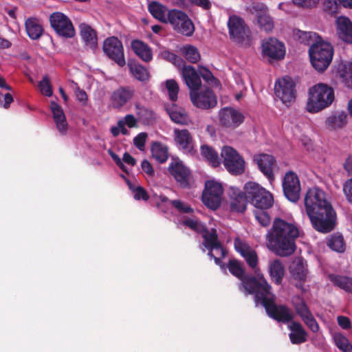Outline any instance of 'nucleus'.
Instances as JSON below:
<instances>
[{
  "label": "nucleus",
  "mask_w": 352,
  "mask_h": 352,
  "mask_svg": "<svg viewBox=\"0 0 352 352\" xmlns=\"http://www.w3.org/2000/svg\"><path fill=\"white\" fill-rule=\"evenodd\" d=\"M299 236L298 228L288 221H274L267 234L271 250L280 256L292 255L296 250L295 240Z\"/></svg>",
  "instance_id": "1"
},
{
  "label": "nucleus",
  "mask_w": 352,
  "mask_h": 352,
  "mask_svg": "<svg viewBox=\"0 0 352 352\" xmlns=\"http://www.w3.org/2000/svg\"><path fill=\"white\" fill-rule=\"evenodd\" d=\"M304 201L310 220H336V212L323 190L318 188L309 189Z\"/></svg>",
  "instance_id": "2"
},
{
  "label": "nucleus",
  "mask_w": 352,
  "mask_h": 352,
  "mask_svg": "<svg viewBox=\"0 0 352 352\" xmlns=\"http://www.w3.org/2000/svg\"><path fill=\"white\" fill-rule=\"evenodd\" d=\"M254 295L256 304H261L265 308L267 314L271 318L283 324L294 321V314L292 310L285 305H276L275 295L272 292V286L263 287Z\"/></svg>",
  "instance_id": "3"
},
{
  "label": "nucleus",
  "mask_w": 352,
  "mask_h": 352,
  "mask_svg": "<svg viewBox=\"0 0 352 352\" xmlns=\"http://www.w3.org/2000/svg\"><path fill=\"white\" fill-rule=\"evenodd\" d=\"M244 195L255 207L254 214L256 220H268L270 217L265 210L273 204L272 195L258 184L249 182L244 186Z\"/></svg>",
  "instance_id": "4"
},
{
  "label": "nucleus",
  "mask_w": 352,
  "mask_h": 352,
  "mask_svg": "<svg viewBox=\"0 0 352 352\" xmlns=\"http://www.w3.org/2000/svg\"><path fill=\"white\" fill-rule=\"evenodd\" d=\"M227 267L229 272L236 278L241 280L239 284L240 291L247 294H256L262 287H269V283L263 274H258L257 276L248 274L245 272L243 265L236 259H230Z\"/></svg>",
  "instance_id": "5"
},
{
  "label": "nucleus",
  "mask_w": 352,
  "mask_h": 352,
  "mask_svg": "<svg viewBox=\"0 0 352 352\" xmlns=\"http://www.w3.org/2000/svg\"><path fill=\"white\" fill-rule=\"evenodd\" d=\"M309 94L307 109L311 113L318 112L325 109L334 100L333 88L324 83H318L310 88Z\"/></svg>",
  "instance_id": "6"
},
{
  "label": "nucleus",
  "mask_w": 352,
  "mask_h": 352,
  "mask_svg": "<svg viewBox=\"0 0 352 352\" xmlns=\"http://www.w3.org/2000/svg\"><path fill=\"white\" fill-rule=\"evenodd\" d=\"M309 54L313 67L318 72H323L332 60L333 48L328 42L321 40L309 47Z\"/></svg>",
  "instance_id": "7"
},
{
  "label": "nucleus",
  "mask_w": 352,
  "mask_h": 352,
  "mask_svg": "<svg viewBox=\"0 0 352 352\" xmlns=\"http://www.w3.org/2000/svg\"><path fill=\"white\" fill-rule=\"evenodd\" d=\"M166 23H170L175 32L186 36H191L195 32V25L192 20L180 10H168Z\"/></svg>",
  "instance_id": "8"
},
{
  "label": "nucleus",
  "mask_w": 352,
  "mask_h": 352,
  "mask_svg": "<svg viewBox=\"0 0 352 352\" xmlns=\"http://www.w3.org/2000/svg\"><path fill=\"white\" fill-rule=\"evenodd\" d=\"M228 25L230 38L235 43L248 46L252 42V33L245 21L237 16H231Z\"/></svg>",
  "instance_id": "9"
},
{
  "label": "nucleus",
  "mask_w": 352,
  "mask_h": 352,
  "mask_svg": "<svg viewBox=\"0 0 352 352\" xmlns=\"http://www.w3.org/2000/svg\"><path fill=\"white\" fill-rule=\"evenodd\" d=\"M221 156L226 170L232 175H241L245 171V162L243 157L234 148L224 146Z\"/></svg>",
  "instance_id": "10"
},
{
  "label": "nucleus",
  "mask_w": 352,
  "mask_h": 352,
  "mask_svg": "<svg viewBox=\"0 0 352 352\" xmlns=\"http://www.w3.org/2000/svg\"><path fill=\"white\" fill-rule=\"evenodd\" d=\"M189 94L192 103L197 108L209 109L215 107L217 104L216 95L208 87H200L197 89L190 91Z\"/></svg>",
  "instance_id": "11"
},
{
  "label": "nucleus",
  "mask_w": 352,
  "mask_h": 352,
  "mask_svg": "<svg viewBox=\"0 0 352 352\" xmlns=\"http://www.w3.org/2000/svg\"><path fill=\"white\" fill-rule=\"evenodd\" d=\"M296 84L292 78L285 76L278 79L274 87L275 94L283 104L290 105L295 101L296 91Z\"/></svg>",
  "instance_id": "12"
},
{
  "label": "nucleus",
  "mask_w": 352,
  "mask_h": 352,
  "mask_svg": "<svg viewBox=\"0 0 352 352\" xmlns=\"http://www.w3.org/2000/svg\"><path fill=\"white\" fill-rule=\"evenodd\" d=\"M222 195L223 187L220 183L215 181H207L202 194V201L208 208L214 210L221 204Z\"/></svg>",
  "instance_id": "13"
},
{
  "label": "nucleus",
  "mask_w": 352,
  "mask_h": 352,
  "mask_svg": "<svg viewBox=\"0 0 352 352\" xmlns=\"http://www.w3.org/2000/svg\"><path fill=\"white\" fill-rule=\"evenodd\" d=\"M51 26L60 36L72 38L75 35V30L71 20L61 12H54L50 16Z\"/></svg>",
  "instance_id": "14"
},
{
  "label": "nucleus",
  "mask_w": 352,
  "mask_h": 352,
  "mask_svg": "<svg viewBox=\"0 0 352 352\" xmlns=\"http://www.w3.org/2000/svg\"><path fill=\"white\" fill-rule=\"evenodd\" d=\"M104 52L120 66L126 64L123 46L118 38L112 36L107 38L103 43Z\"/></svg>",
  "instance_id": "15"
},
{
  "label": "nucleus",
  "mask_w": 352,
  "mask_h": 352,
  "mask_svg": "<svg viewBox=\"0 0 352 352\" xmlns=\"http://www.w3.org/2000/svg\"><path fill=\"white\" fill-rule=\"evenodd\" d=\"M219 121L222 127L234 129L244 121L243 115L232 107H225L219 111Z\"/></svg>",
  "instance_id": "16"
},
{
  "label": "nucleus",
  "mask_w": 352,
  "mask_h": 352,
  "mask_svg": "<svg viewBox=\"0 0 352 352\" xmlns=\"http://www.w3.org/2000/svg\"><path fill=\"white\" fill-rule=\"evenodd\" d=\"M284 195L291 201L295 202L299 199L300 184L298 175L293 171L285 173L283 179Z\"/></svg>",
  "instance_id": "17"
},
{
  "label": "nucleus",
  "mask_w": 352,
  "mask_h": 352,
  "mask_svg": "<svg viewBox=\"0 0 352 352\" xmlns=\"http://www.w3.org/2000/svg\"><path fill=\"white\" fill-rule=\"evenodd\" d=\"M262 52L269 58L280 60L285 56V49L283 43L276 38H270L263 41Z\"/></svg>",
  "instance_id": "18"
},
{
  "label": "nucleus",
  "mask_w": 352,
  "mask_h": 352,
  "mask_svg": "<svg viewBox=\"0 0 352 352\" xmlns=\"http://www.w3.org/2000/svg\"><path fill=\"white\" fill-rule=\"evenodd\" d=\"M234 248L236 252L240 253L245 259L248 266L256 272L258 263L256 252L247 243L242 242L238 239L234 241Z\"/></svg>",
  "instance_id": "19"
},
{
  "label": "nucleus",
  "mask_w": 352,
  "mask_h": 352,
  "mask_svg": "<svg viewBox=\"0 0 352 352\" xmlns=\"http://www.w3.org/2000/svg\"><path fill=\"white\" fill-rule=\"evenodd\" d=\"M168 170L182 187L186 188L189 185L190 173L181 162H171L168 166Z\"/></svg>",
  "instance_id": "20"
},
{
  "label": "nucleus",
  "mask_w": 352,
  "mask_h": 352,
  "mask_svg": "<svg viewBox=\"0 0 352 352\" xmlns=\"http://www.w3.org/2000/svg\"><path fill=\"white\" fill-rule=\"evenodd\" d=\"M254 161L257 164L260 170L270 179L273 180L274 168L276 166L275 158L268 154H258L254 156Z\"/></svg>",
  "instance_id": "21"
},
{
  "label": "nucleus",
  "mask_w": 352,
  "mask_h": 352,
  "mask_svg": "<svg viewBox=\"0 0 352 352\" xmlns=\"http://www.w3.org/2000/svg\"><path fill=\"white\" fill-rule=\"evenodd\" d=\"M254 8L256 22L260 30L265 32H272L274 28V23L267 8L263 5L257 6Z\"/></svg>",
  "instance_id": "22"
},
{
  "label": "nucleus",
  "mask_w": 352,
  "mask_h": 352,
  "mask_svg": "<svg viewBox=\"0 0 352 352\" xmlns=\"http://www.w3.org/2000/svg\"><path fill=\"white\" fill-rule=\"evenodd\" d=\"M202 230H204L202 232V236L204 239V246L210 250H219L221 256L224 257L226 254V252L218 240V235L216 229L212 228L211 231L209 232L208 228H206L202 229Z\"/></svg>",
  "instance_id": "23"
},
{
  "label": "nucleus",
  "mask_w": 352,
  "mask_h": 352,
  "mask_svg": "<svg viewBox=\"0 0 352 352\" xmlns=\"http://www.w3.org/2000/svg\"><path fill=\"white\" fill-rule=\"evenodd\" d=\"M181 72L182 78L189 88L190 91L197 89V88L201 87V80L195 67L191 65H184L182 68Z\"/></svg>",
  "instance_id": "24"
},
{
  "label": "nucleus",
  "mask_w": 352,
  "mask_h": 352,
  "mask_svg": "<svg viewBox=\"0 0 352 352\" xmlns=\"http://www.w3.org/2000/svg\"><path fill=\"white\" fill-rule=\"evenodd\" d=\"M324 123L329 131L342 129L348 123L347 114L344 111L334 112L326 118Z\"/></svg>",
  "instance_id": "25"
},
{
  "label": "nucleus",
  "mask_w": 352,
  "mask_h": 352,
  "mask_svg": "<svg viewBox=\"0 0 352 352\" xmlns=\"http://www.w3.org/2000/svg\"><path fill=\"white\" fill-rule=\"evenodd\" d=\"M134 94V90L130 87H120L113 91L111 99L112 105L115 108H120L124 106L130 100Z\"/></svg>",
  "instance_id": "26"
},
{
  "label": "nucleus",
  "mask_w": 352,
  "mask_h": 352,
  "mask_svg": "<svg viewBox=\"0 0 352 352\" xmlns=\"http://www.w3.org/2000/svg\"><path fill=\"white\" fill-rule=\"evenodd\" d=\"M288 328L291 331L289 340L293 344H301L307 340V332L300 322L292 321Z\"/></svg>",
  "instance_id": "27"
},
{
  "label": "nucleus",
  "mask_w": 352,
  "mask_h": 352,
  "mask_svg": "<svg viewBox=\"0 0 352 352\" xmlns=\"http://www.w3.org/2000/svg\"><path fill=\"white\" fill-rule=\"evenodd\" d=\"M80 32L85 45L94 51L98 47V38L95 30L85 23L80 25Z\"/></svg>",
  "instance_id": "28"
},
{
  "label": "nucleus",
  "mask_w": 352,
  "mask_h": 352,
  "mask_svg": "<svg viewBox=\"0 0 352 352\" xmlns=\"http://www.w3.org/2000/svg\"><path fill=\"white\" fill-rule=\"evenodd\" d=\"M339 37L344 41L352 43V23L345 16L338 17L337 21Z\"/></svg>",
  "instance_id": "29"
},
{
  "label": "nucleus",
  "mask_w": 352,
  "mask_h": 352,
  "mask_svg": "<svg viewBox=\"0 0 352 352\" xmlns=\"http://www.w3.org/2000/svg\"><path fill=\"white\" fill-rule=\"evenodd\" d=\"M50 109L57 129L60 133H64L67 129V122L63 109L55 102H51Z\"/></svg>",
  "instance_id": "30"
},
{
  "label": "nucleus",
  "mask_w": 352,
  "mask_h": 352,
  "mask_svg": "<svg viewBox=\"0 0 352 352\" xmlns=\"http://www.w3.org/2000/svg\"><path fill=\"white\" fill-rule=\"evenodd\" d=\"M131 47L134 53L143 61L150 62L153 58L151 47L140 40H133L131 43Z\"/></svg>",
  "instance_id": "31"
},
{
  "label": "nucleus",
  "mask_w": 352,
  "mask_h": 352,
  "mask_svg": "<svg viewBox=\"0 0 352 352\" xmlns=\"http://www.w3.org/2000/svg\"><path fill=\"white\" fill-rule=\"evenodd\" d=\"M328 279L332 284L344 290L346 293L352 294V278L336 274H329Z\"/></svg>",
  "instance_id": "32"
},
{
  "label": "nucleus",
  "mask_w": 352,
  "mask_h": 352,
  "mask_svg": "<svg viewBox=\"0 0 352 352\" xmlns=\"http://www.w3.org/2000/svg\"><path fill=\"white\" fill-rule=\"evenodd\" d=\"M175 141L182 149L189 151L192 148V138L187 129H175Z\"/></svg>",
  "instance_id": "33"
},
{
  "label": "nucleus",
  "mask_w": 352,
  "mask_h": 352,
  "mask_svg": "<svg viewBox=\"0 0 352 352\" xmlns=\"http://www.w3.org/2000/svg\"><path fill=\"white\" fill-rule=\"evenodd\" d=\"M269 273L274 284L277 285H281L285 274V269L280 260L276 259L270 264Z\"/></svg>",
  "instance_id": "34"
},
{
  "label": "nucleus",
  "mask_w": 352,
  "mask_h": 352,
  "mask_svg": "<svg viewBox=\"0 0 352 352\" xmlns=\"http://www.w3.org/2000/svg\"><path fill=\"white\" fill-rule=\"evenodd\" d=\"M25 25L28 35L32 39H38L43 34V27L37 19L33 17L28 19Z\"/></svg>",
  "instance_id": "35"
},
{
  "label": "nucleus",
  "mask_w": 352,
  "mask_h": 352,
  "mask_svg": "<svg viewBox=\"0 0 352 352\" xmlns=\"http://www.w3.org/2000/svg\"><path fill=\"white\" fill-rule=\"evenodd\" d=\"M148 10L151 14L156 19L162 23H166L167 8L165 6L162 5L158 1H151L148 5Z\"/></svg>",
  "instance_id": "36"
},
{
  "label": "nucleus",
  "mask_w": 352,
  "mask_h": 352,
  "mask_svg": "<svg viewBox=\"0 0 352 352\" xmlns=\"http://www.w3.org/2000/svg\"><path fill=\"white\" fill-rule=\"evenodd\" d=\"M128 67L132 76L139 81L146 82L150 78L147 69L135 62H129Z\"/></svg>",
  "instance_id": "37"
},
{
  "label": "nucleus",
  "mask_w": 352,
  "mask_h": 352,
  "mask_svg": "<svg viewBox=\"0 0 352 352\" xmlns=\"http://www.w3.org/2000/svg\"><path fill=\"white\" fill-rule=\"evenodd\" d=\"M306 261L300 258L294 262L291 272L296 280L305 281L307 275V267Z\"/></svg>",
  "instance_id": "38"
},
{
  "label": "nucleus",
  "mask_w": 352,
  "mask_h": 352,
  "mask_svg": "<svg viewBox=\"0 0 352 352\" xmlns=\"http://www.w3.org/2000/svg\"><path fill=\"white\" fill-rule=\"evenodd\" d=\"M151 150L153 157L159 163L162 164L167 161L169 153L166 145L156 142L152 144Z\"/></svg>",
  "instance_id": "39"
},
{
  "label": "nucleus",
  "mask_w": 352,
  "mask_h": 352,
  "mask_svg": "<svg viewBox=\"0 0 352 352\" xmlns=\"http://www.w3.org/2000/svg\"><path fill=\"white\" fill-rule=\"evenodd\" d=\"M327 245L331 250L338 253H343L346 250V243L342 234L335 233L327 240Z\"/></svg>",
  "instance_id": "40"
},
{
  "label": "nucleus",
  "mask_w": 352,
  "mask_h": 352,
  "mask_svg": "<svg viewBox=\"0 0 352 352\" xmlns=\"http://www.w3.org/2000/svg\"><path fill=\"white\" fill-rule=\"evenodd\" d=\"M295 36L300 43L310 45V47L317 41L322 40L316 33L311 32L298 30L296 32Z\"/></svg>",
  "instance_id": "41"
},
{
  "label": "nucleus",
  "mask_w": 352,
  "mask_h": 352,
  "mask_svg": "<svg viewBox=\"0 0 352 352\" xmlns=\"http://www.w3.org/2000/svg\"><path fill=\"white\" fill-rule=\"evenodd\" d=\"M201 153L204 157L213 166L217 167L220 164L218 153L210 146L204 145L201 147Z\"/></svg>",
  "instance_id": "42"
},
{
  "label": "nucleus",
  "mask_w": 352,
  "mask_h": 352,
  "mask_svg": "<svg viewBox=\"0 0 352 352\" xmlns=\"http://www.w3.org/2000/svg\"><path fill=\"white\" fill-rule=\"evenodd\" d=\"M333 340L336 346L343 352H352V345L348 338L341 333H336L333 335Z\"/></svg>",
  "instance_id": "43"
},
{
  "label": "nucleus",
  "mask_w": 352,
  "mask_h": 352,
  "mask_svg": "<svg viewBox=\"0 0 352 352\" xmlns=\"http://www.w3.org/2000/svg\"><path fill=\"white\" fill-rule=\"evenodd\" d=\"M293 305L296 314L300 317L301 319H303L309 315L311 314L310 309L302 298L298 297L296 300L293 302Z\"/></svg>",
  "instance_id": "44"
},
{
  "label": "nucleus",
  "mask_w": 352,
  "mask_h": 352,
  "mask_svg": "<svg viewBox=\"0 0 352 352\" xmlns=\"http://www.w3.org/2000/svg\"><path fill=\"white\" fill-rule=\"evenodd\" d=\"M337 221H311L312 227L318 232L326 234L331 232Z\"/></svg>",
  "instance_id": "45"
},
{
  "label": "nucleus",
  "mask_w": 352,
  "mask_h": 352,
  "mask_svg": "<svg viewBox=\"0 0 352 352\" xmlns=\"http://www.w3.org/2000/svg\"><path fill=\"white\" fill-rule=\"evenodd\" d=\"M182 51L185 58L192 63H195L200 59V54L195 47L191 45L184 46Z\"/></svg>",
  "instance_id": "46"
},
{
  "label": "nucleus",
  "mask_w": 352,
  "mask_h": 352,
  "mask_svg": "<svg viewBox=\"0 0 352 352\" xmlns=\"http://www.w3.org/2000/svg\"><path fill=\"white\" fill-rule=\"evenodd\" d=\"M166 87L168 90L170 100L172 101H176L179 90L178 83L173 79L167 80L166 81Z\"/></svg>",
  "instance_id": "47"
},
{
  "label": "nucleus",
  "mask_w": 352,
  "mask_h": 352,
  "mask_svg": "<svg viewBox=\"0 0 352 352\" xmlns=\"http://www.w3.org/2000/svg\"><path fill=\"white\" fill-rule=\"evenodd\" d=\"M199 75L201 76L203 79L210 85L218 86L219 82L217 80L210 71L204 67H200L199 69Z\"/></svg>",
  "instance_id": "48"
},
{
  "label": "nucleus",
  "mask_w": 352,
  "mask_h": 352,
  "mask_svg": "<svg viewBox=\"0 0 352 352\" xmlns=\"http://www.w3.org/2000/svg\"><path fill=\"white\" fill-rule=\"evenodd\" d=\"M170 119L175 123L184 124H187L188 117L186 113L183 110L169 111Z\"/></svg>",
  "instance_id": "49"
},
{
  "label": "nucleus",
  "mask_w": 352,
  "mask_h": 352,
  "mask_svg": "<svg viewBox=\"0 0 352 352\" xmlns=\"http://www.w3.org/2000/svg\"><path fill=\"white\" fill-rule=\"evenodd\" d=\"M136 107L138 109L137 113L139 116V118L144 122L148 124L154 120L155 116L152 111L144 107H140L138 106Z\"/></svg>",
  "instance_id": "50"
},
{
  "label": "nucleus",
  "mask_w": 352,
  "mask_h": 352,
  "mask_svg": "<svg viewBox=\"0 0 352 352\" xmlns=\"http://www.w3.org/2000/svg\"><path fill=\"white\" fill-rule=\"evenodd\" d=\"M170 204L180 213L188 214L193 212L189 205L179 199L171 200Z\"/></svg>",
  "instance_id": "51"
},
{
  "label": "nucleus",
  "mask_w": 352,
  "mask_h": 352,
  "mask_svg": "<svg viewBox=\"0 0 352 352\" xmlns=\"http://www.w3.org/2000/svg\"><path fill=\"white\" fill-rule=\"evenodd\" d=\"M338 3L337 0H324L323 9L325 12L330 15L336 14L338 11Z\"/></svg>",
  "instance_id": "52"
},
{
  "label": "nucleus",
  "mask_w": 352,
  "mask_h": 352,
  "mask_svg": "<svg viewBox=\"0 0 352 352\" xmlns=\"http://www.w3.org/2000/svg\"><path fill=\"white\" fill-rule=\"evenodd\" d=\"M38 87L42 94L46 96L52 95V89L47 76H45L43 80L39 82Z\"/></svg>",
  "instance_id": "53"
},
{
  "label": "nucleus",
  "mask_w": 352,
  "mask_h": 352,
  "mask_svg": "<svg viewBox=\"0 0 352 352\" xmlns=\"http://www.w3.org/2000/svg\"><path fill=\"white\" fill-rule=\"evenodd\" d=\"M302 320L312 332L317 333L319 331V324L312 314L302 319Z\"/></svg>",
  "instance_id": "54"
},
{
  "label": "nucleus",
  "mask_w": 352,
  "mask_h": 352,
  "mask_svg": "<svg viewBox=\"0 0 352 352\" xmlns=\"http://www.w3.org/2000/svg\"><path fill=\"white\" fill-rule=\"evenodd\" d=\"M230 209L232 212H243L246 209V201L243 199H234L230 204Z\"/></svg>",
  "instance_id": "55"
},
{
  "label": "nucleus",
  "mask_w": 352,
  "mask_h": 352,
  "mask_svg": "<svg viewBox=\"0 0 352 352\" xmlns=\"http://www.w3.org/2000/svg\"><path fill=\"white\" fill-rule=\"evenodd\" d=\"M133 197L136 200L147 201L149 199L146 190L141 186H137L133 189Z\"/></svg>",
  "instance_id": "56"
},
{
  "label": "nucleus",
  "mask_w": 352,
  "mask_h": 352,
  "mask_svg": "<svg viewBox=\"0 0 352 352\" xmlns=\"http://www.w3.org/2000/svg\"><path fill=\"white\" fill-rule=\"evenodd\" d=\"M147 138L146 133H140L133 140L135 146L140 151H143L145 146V142Z\"/></svg>",
  "instance_id": "57"
},
{
  "label": "nucleus",
  "mask_w": 352,
  "mask_h": 352,
  "mask_svg": "<svg viewBox=\"0 0 352 352\" xmlns=\"http://www.w3.org/2000/svg\"><path fill=\"white\" fill-rule=\"evenodd\" d=\"M293 3L302 8H313L315 7L318 3L320 0H292Z\"/></svg>",
  "instance_id": "58"
},
{
  "label": "nucleus",
  "mask_w": 352,
  "mask_h": 352,
  "mask_svg": "<svg viewBox=\"0 0 352 352\" xmlns=\"http://www.w3.org/2000/svg\"><path fill=\"white\" fill-rule=\"evenodd\" d=\"M182 223L183 226L188 227L191 230L200 233H202L204 231L202 229L206 228L201 225L200 221H182Z\"/></svg>",
  "instance_id": "59"
},
{
  "label": "nucleus",
  "mask_w": 352,
  "mask_h": 352,
  "mask_svg": "<svg viewBox=\"0 0 352 352\" xmlns=\"http://www.w3.org/2000/svg\"><path fill=\"white\" fill-rule=\"evenodd\" d=\"M343 191L349 201L352 204V178L345 182Z\"/></svg>",
  "instance_id": "60"
},
{
  "label": "nucleus",
  "mask_w": 352,
  "mask_h": 352,
  "mask_svg": "<svg viewBox=\"0 0 352 352\" xmlns=\"http://www.w3.org/2000/svg\"><path fill=\"white\" fill-rule=\"evenodd\" d=\"M119 121H122V122L124 123V125H126L129 128L137 126V120L131 114L126 115L123 119L120 120Z\"/></svg>",
  "instance_id": "61"
},
{
  "label": "nucleus",
  "mask_w": 352,
  "mask_h": 352,
  "mask_svg": "<svg viewBox=\"0 0 352 352\" xmlns=\"http://www.w3.org/2000/svg\"><path fill=\"white\" fill-rule=\"evenodd\" d=\"M338 324L343 329H349L351 327L349 318L346 316H340L337 318Z\"/></svg>",
  "instance_id": "62"
},
{
  "label": "nucleus",
  "mask_w": 352,
  "mask_h": 352,
  "mask_svg": "<svg viewBox=\"0 0 352 352\" xmlns=\"http://www.w3.org/2000/svg\"><path fill=\"white\" fill-rule=\"evenodd\" d=\"M141 166L142 170L150 177L154 175L155 171L151 164L146 160L142 162Z\"/></svg>",
  "instance_id": "63"
},
{
  "label": "nucleus",
  "mask_w": 352,
  "mask_h": 352,
  "mask_svg": "<svg viewBox=\"0 0 352 352\" xmlns=\"http://www.w3.org/2000/svg\"><path fill=\"white\" fill-rule=\"evenodd\" d=\"M192 5L197 6L206 10L211 8V3L209 0H192Z\"/></svg>",
  "instance_id": "64"
}]
</instances>
